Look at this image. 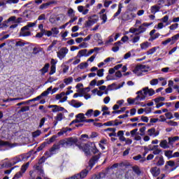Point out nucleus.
Instances as JSON below:
<instances>
[{
  "label": "nucleus",
  "mask_w": 179,
  "mask_h": 179,
  "mask_svg": "<svg viewBox=\"0 0 179 179\" xmlns=\"http://www.w3.org/2000/svg\"><path fill=\"white\" fill-rule=\"evenodd\" d=\"M136 94L137 96L134 99L128 98L127 103L129 105L135 104L136 106H140V107H146V103H144L143 100H145V96L143 95L142 92L138 91Z\"/></svg>",
  "instance_id": "obj_1"
},
{
  "label": "nucleus",
  "mask_w": 179,
  "mask_h": 179,
  "mask_svg": "<svg viewBox=\"0 0 179 179\" xmlns=\"http://www.w3.org/2000/svg\"><path fill=\"white\" fill-rule=\"evenodd\" d=\"M91 145H94V143H81L80 145H77V146L80 150L84 152L86 156H89L90 155Z\"/></svg>",
  "instance_id": "obj_2"
},
{
  "label": "nucleus",
  "mask_w": 179,
  "mask_h": 179,
  "mask_svg": "<svg viewBox=\"0 0 179 179\" xmlns=\"http://www.w3.org/2000/svg\"><path fill=\"white\" fill-rule=\"evenodd\" d=\"M76 142H78L77 139H75L73 138H66V140H62L60 142V145L63 148H69V146H72V145H75Z\"/></svg>",
  "instance_id": "obj_3"
},
{
  "label": "nucleus",
  "mask_w": 179,
  "mask_h": 179,
  "mask_svg": "<svg viewBox=\"0 0 179 179\" xmlns=\"http://www.w3.org/2000/svg\"><path fill=\"white\" fill-rule=\"evenodd\" d=\"M133 72L136 76H142L143 72H146V66L142 64L138 65L134 68Z\"/></svg>",
  "instance_id": "obj_4"
},
{
  "label": "nucleus",
  "mask_w": 179,
  "mask_h": 179,
  "mask_svg": "<svg viewBox=\"0 0 179 179\" xmlns=\"http://www.w3.org/2000/svg\"><path fill=\"white\" fill-rule=\"evenodd\" d=\"M138 92H141L143 96H144V99H146V97L148 96H153V94H155V90L150 88L149 89V87H145L144 88L142 89V90H140Z\"/></svg>",
  "instance_id": "obj_5"
},
{
  "label": "nucleus",
  "mask_w": 179,
  "mask_h": 179,
  "mask_svg": "<svg viewBox=\"0 0 179 179\" xmlns=\"http://www.w3.org/2000/svg\"><path fill=\"white\" fill-rule=\"evenodd\" d=\"M99 21V16L96 15H92L88 17V20L85 23L86 27H90V26H93L95 23H97Z\"/></svg>",
  "instance_id": "obj_6"
},
{
  "label": "nucleus",
  "mask_w": 179,
  "mask_h": 179,
  "mask_svg": "<svg viewBox=\"0 0 179 179\" xmlns=\"http://www.w3.org/2000/svg\"><path fill=\"white\" fill-rule=\"evenodd\" d=\"M69 52V50L67 48H62L58 52H57V58L62 61Z\"/></svg>",
  "instance_id": "obj_7"
},
{
  "label": "nucleus",
  "mask_w": 179,
  "mask_h": 179,
  "mask_svg": "<svg viewBox=\"0 0 179 179\" xmlns=\"http://www.w3.org/2000/svg\"><path fill=\"white\" fill-rule=\"evenodd\" d=\"M152 24H153V22H150V23L144 22L141 24L137 28L138 34H142V33H145V31H146V30L148 29V27L152 26Z\"/></svg>",
  "instance_id": "obj_8"
},
{
  "label": "nucleus",
  "mask_w": 179,
  "mask_h": 179,
  "mask_svg": "<svg viewBox=\"0 0 179 179\" xmlns=\"http://www.w3.org/2000/svg\"><path fill=\"white\" fill-rule=\"evenodd\" d=\"M76 120L71 122L70 125H72V124H78L79 122H85V121H86V117H85V114L83 113H78L76 115Z\"/></svg>",
  "instance_id": "obj_9"
},
{
  "label": "nucleus",
  "mask_w": 179,
  "mask_h": 179,
  "mask_svg": "<svg viewBox=\"0 0 179 179\" xmlns=\"http://www.w3.org/2000/svg\"><path fill=\"white\" fill-rule=\"evenodd\" d=\"M56 100H59V103H65L68 100V96L65 95V92H62L60 94L55 95Z\"/></svg>",
  "instance_id": "obj_10"
},
{
  "label": "nucleus",
  "mask_w": 179,
  "mask_h": 179,
  "mask_svg": "<svg viewBox=\"0 0 179 179\" xmlns=\"http://www.w3.org/2000/svg\"><path fill=\"white\" fill-rule=\"evenodd\" d=\"M57 139V136H52L49 141L43 143L40 147L38 148V152L43 150V148H45V145H51Z\"/></svg>",
  "instance_id": "obj_11"
},
{
  "label": "nucleus",
  "mask_w": 179,
  "mask_h": 179,
  "mask_svg": "<svg viewBox=\"0 0 179 179\" xmlns=\"http://www.w3.org/2000/svg\"><path fill=\"white\" fill-rule=\"evenodd\" d=\"M20 161L19 157H14L10 160L8 164H3V167H12V166H15V164H17V163H19Z\"/></svg>",
  "instance_id": "obj_12"
},
{
  "label": "nucleus",
  "mask_w": 179,
  "mask_h": 179,
  "mask_svg": "<svg viewBox=\"0 0 179 179\" xmlns=\"http://www.w3.org/2000/svg\"><path fill=\"white\" fill-rule=\"evenodd\" d=\"M148 135L150 136H152V138H156V136H159V134L160 132L159 131H156V129L155 128H151L149 129L148 131Z\"/></svg>",
  "instance_id": "obj_13"
},
{
  "label": "nucleus",
  "mask_w": 179,
  "mask_h": 179,
  "mask_svg": "<svg viewBox=\"0 0 179 179\" xmlns=\"http://www.w3.org/2000/svg\"><path fill=\"white\" fill-rule=\"evenodd\" d=\"M115 128H108L105 129V132H106L108 136H117V133H115Z\"/></svg>",
  "instance_id": "obj_14"
},
{
  "label": "nucleus",
  "mask_w": 179,
  "mask_h": 179,
  "mask_svg": "<svg viewBox=\"0 0 179 179\" xmlns=\"http://www.w3.org/2000/svg\"><path fill=\"white\" fill-rule=\"evenodd\" d=\"M100 159V154H98L97 155H95L90 160V166L93 167L96 163H97V161Z\"/></svg>",
  "instance_id": "obj_15"
},
{
  "label": "nucleus",
  "mask_w": 179,
  "mask_h": 179,
  "mask_svg": "<svg viewBox=\"0 0 179 179\" xmlns=\"http://www.w3.org/2000/svg\"><path fill=\"white\" fill-rule=\"evenodd\" d=\"M148 150L152 151L153 155H160L162 149L159 148V145H152V148Z\"/></svg>",
  "instance_id": "obj_16"
},
{
  "label": "nucleus",
  "mask_w": 179,
  "mask_h": 179,
  "mask_svg": "<svg viewBox=\"0 0 179 179\" xmlns=\"http://www.w3.org/2000/svg\"><path fill=\"white\" fill-rule=\"evenodd\" d=\"M70 104L71 106H72V107H74L75 108H79V107H82V106H83V103L79 102L75 99L71 100Z\"/></svg>",
  "instance_id": "obj_17"
},
{
  "label": "nucleus",
  "mask_w": 179,
  "mask_h": 179,
  "mask_svg": "<svg viewBox=\"0 0 179 179\" xmlns=\"http://www.w3.org/2000/svg\"><path fill=\"white\" fill-rule=\"evenodd\" d=\"M150 173L153 177H157L160 174V169L155 166L150 169Z\"/></svg>",
  "instance_id": "obj_18"
},
{
  "label": "nucleus",
  "mask_w": 179,
  "mask_h": 179,
  "mask_svg": "<svg viewBox=\"0 0 179 179\" xmlns=\"http://www.w3.org/2000/svg\"><path fill=\"white\" fill-rule=\"evenodd\" d=\"M83 57H87V49H83L78 51L77 54L78 58H83Z\"/></svg>",
  "instance_id": "obj_19"
},
{
  "label": "nucleus",
  "mask_w": 179,
  "mask_h": 179,
  "mask_svg": "<svg viewBox=\"0 0 179 179\" xmlns=\"http://www.w3.org/2000/svg\"><path fill=\"white\" fill-rule=\"evenodd\" d=\"M88 173L89 171H87V170L85 169L82 171L80 173L76 174V176H77V178H78L79 179H83L87 176Z\"/></svg>",
  "instance_id": "obj_20"
},
{
  "label": "nucleus",
  "mask_w": 179,
  "mask_h": 179,
  "mask_svg": "<svg viewBox=\"0 0 179 179\" xmlns=\"http://www.w3.org/2000/svg\"><path fill=\"white\" fill-rule=\"evenodd\" d=\"M78 10L80 13H83V15H87L89 13V9L85 8L83 6H78Z\"/></svg>",
  "instance_id": "obj_21"
},
{
  "label": "nucleus",
  "mask_w": 179,
  "mask_h": 179,
  "mask_svg": "<svg viewBox=\"0 0 179 179\" xmlns=\"http://www.w3.org/2000/svg\"><path fill=\"white\" fill-rule=\"evenodd\" d=\"M0 148H13V145L8 141H0Z\"/></svg>",
  "instance_id": "obj_22"
},
{
  "label": "nucleus",
  "mask_w": 179,
  "mask_h": 179,
  "mask_svg": "<svg viewBox=\"0 0 179 179\" xmlns=\"http://www.w3.org/2000/svg\"><path fill=\"white\" fill-rule=\"evenodd\" d=\"M159 11H160V7H159V6L157 5H154L150 7V12L151 13H152V15H156V13H157V12H159Z\"/></svg>",
  "instance_id": "obj_23"
},
{
  "label": "nucleus",
  "mask_w": 179,
  "mask_h": 179,
  "mask_svg": "<svg viewBox=\"0 0 179 179\" xmlns=\"http://www.w3.org/2000/svg\"><path fill=\"white\" fill-rule=\"evenodd\" d=\"M124 131L120 130L117 132V135L119 138V140L121 141V142H125L126 138L125 136H124Z\"/></svg>",
  "instance_id": "obj_24"
},
{
  "label": "nucleus",
  "mask_w": 179,
  "mask_h": 179,
  "mask_svg": "<svg viewBox=\"0 0 179 179\" xmlns=\"http://www.w3.org/2000/svg\"><path fill=\"white\" fill-rule=\"evenodd\" d=\"M51 108H52V113H58V111H64V108L57 106V105H53L50 106Z\"/></svg>",
  "instance_id": "obj_25"
},
{
  "label": "nucleus",
  "mask_w": 179,
  "mask_h": 179,
  "mask_svg": "<svg viewBox=\"0 0 179 179\" xmlns=\"http://www.w3.org/2000/svg\"><path fill=\"white\" fill-rule=\"evenodd\" d=\"M94 40L95 41L98 42V44H99V45H101V44H103V41L101 40V35L100 34H96L94 35Z\"/></svg>",
  "instance_id": "obj_26"
},
{
  "label": "nucleus",
  "mask_w": 179,
  "mask_h": 179,
  "mask_svg": "<svg viewBox=\"0 0 179 179\" xmlns=\"http://www.w3.org/2000/svg\"><path fill=\"white\" fill-rule=\"evenodd\" d=\"M160 148H162V149H169L170 148V145H169V142H167V140H162L159 143Z\"/></svg>",
  "instance_id": "obj_27"
},
{
  "label": "nucleus",
  "mask_w": 179,
  "mask_h": 179,
  "mask_svg": "<svg viewBox=\"0 0 179 179\" xmlns=\"http://www.w3.org/2000/svg\"><path fill=\"white\" fill-rule=\"evenodd\" d=\"M151 45H152V43L148 41L143 42L141 44H140V47L141 50H148V48H149V47H150Z\"/></svg>",
  "instance_id": "obj_28"
},
{
  "label": "nucleus",
  "mask_w": 179,
  "mask_h": 179,
  "mask_svg": "<svg viewBox=\"0 0 179 179\" xmlns=\"http://www.w3.org/2000/svg\"><path fill=\"white\" fill-rule=\"evenodd\" d=\"M50 68V64H45V66L40 70L41 75H45L47 72H48V69Z\"/></svg>",
  "instance_id": "obj_29"
},
{
  "label": "nucleus",
  "mask_w": 179,
  "mask_h": 179,
  "mask_svg": "<svg viewBox=\"0 0 179 179\" xmlns=\"http://www.w3.org/2000/svg\"><path fill=\"white\" fill-rule=\"evenodd\" d=\"M99 145V148H101L102 150H104V149H106V145H107V140L106 139L101 140Z\"/></svg>",
  "instance_id": "obj_30"
},
{
  "label": "nucleus",
  "mask_w": 179,
  "mask_h": 179,
  "mask_svg": "<svg viewBox=\"0 0 179 179\" xmlns=\"http://www.w3.org/2000/svg\"><path fill=\"white\" fill-rule=\"evenodd\" d=\"M122 3H119L118 5V10L114 14L113 17H117V16H119L121 14V12H122Z\"/></svg>",
  "instance_id": "obj_31"
},
{
  "label": "nucleus",
  "mask_w": 179,
  "mask_h": 179,
  "mask_svg": "<svg viewBox=\"0 0 179 179\" xmlns=\"http://www.w3.org/2000/svg\"><path fill=\"white\" fill-rule=\"evenodd\" d=\"M169 145H173L174 142H177V141H179V136H174V137H169L168 138Z\"/></svg>",
  "instance_id": "obj_32"
},
{
  "label": "nucleus",
  "mask_w": 179,
  "mask_h": 179,
  "mask_svg": "<svg viewBox=\"0 0 179 179\" xmlns=\"http://www.w3.org/2000/svg\"><path fill=\"white\" fill-rule=\"evenodd\" d=\"M72 82H73V78L72 77H69L64 79V83H65L66 86H68V85H71Z\"/></svg>",
  "instance_id": "obj_33"
},
{
  "label": "nucleus",
  "mask_w": 179,
  "mask_h": 179,
  "mask_svg": "<svg viewBox=\"0 0 179 179\" xmlns=\"http://www.w3.org/2000/svg\"><path fill=\"white\" fill-rule=\"evenodd\" d=\"M166 101V98H164V96H159L153 99V101H155L156 104L159 103H162V101Z\"/></svg>",
  "instance_id": "obj_34"
},
{
  "label": "nucleus",
  "mask_w": 179,
  "mask_h": 179,
  "mask_svg": "<svg viewBox=\"0 0 179 179\" xmlns=\"http://www.w3.org/2000/svg\"><path fill=\"white\" fill-rule=\"evenodd\" d=\"M88 66L89 64H87V62H82L78 66V68H79V69H86Z\"/></svg>",
  "instance_id": "obj_35"
},
{
  "label": "nucleus",
  "mask_w": 179,
  "mask_h": 179,
  "mask_svg": "<svg viewBox=\"0 0 179 179\" xmlns=\"http://www.w3.org/2000/svg\"><path fill=\"white\" fill-rule=\"evenodd\" d=\"M139 40H141V36H135L134 37H133V38H131L130 40V41L133 43V44H136V43H139Z\"/></svg>",
  "instance_id": "obj_36"
},
{
  "label": "nucleus",
  "mask_w": 179,
  "mask_h": 179,
  "mask_svg": "<svg viewBox=\"0 0 179 179\" xmlns=\"http://www.w3.org/2000/svg\"><path fill=\"white\" fill-rule=\"evenodd\" d=\"M164 155H165L166 157H168V159H172L173 151L172 150H166V151H164Z\"/></svg>",
  "instance_id": "obj_37"
},
{
  "label": "nucleus",
  "mask_w": 179,
  "mask_h": 179,
  "mask_svg": "<svg viewBox=\"0 0 179 179\" xmlns=\"http://www.w3.org/2000/svg\"><path fill=\"white\" fill-rule=\"evenodd\" d=\"M20 36L22 37H27L29 36H31V32L29 31H20Z\"/></svg>",
  "instance_id": "obj_38"
},
{
  "label": "nucleus",
  "mask_w": 179,
  "mask_h": 179,
  "mask_svg": "<svg viewBox=\"0 0 179 179\" xmlns=\"http://www.w3.org/2000/svg\"><path fill=\"white\" fill-rule=\"evenodd\" d=\"M161 22L162 23H166V26H169L170 24V22H169V15H165L164 17L161 19Z\"/></svg>",
  "instance_id": "obj_39"
},
{
  "label": "nucleus",
  "mask_w": 179,
  "mask_h": 179,
  "mask_svg": "<svg viewBox=\"0 0 179 179\" xmlns=\"http://www.w3.org/2000/svg\"><path fill=\"white\" fill-rule=\"evenodd\" d=\"M114 42V34L108 37V40L105 42L106 45H110V43Z\"/></svg>",
  "instance_id": "obj_40"
},
{
  "label": "nucleus",
  "mask_w": 179,
  "mask_h": 179,
  "mask_svg": "<svg viewBox=\"0 0 179 179\" xmlns=\"http://www.w3.org/2000/svg\"><path fill=\"white\" fill-rule=\"evenodd\" d=\"M29 166H30V162H27L26 164L22 166L21 171L22 173H26V170L29 169Z\"/></svg>",
  "instance_id": "obj_41"
},
{
  "label": "nucleus",
  "mask_w": 179,
  "mask_h": 179,
  "mask_svg": "<svg viewBox=\"0 0 179 179\" xmlns=\"http://www.w3.org/2000/svg\"><path fill=\"white\" fill-rule=\"evenodd\" d=\"M129 15V17H123V20H131V19H134V17H136V14L134 13H131Z\"/></svg>",
  "instance_id": "obj_42"
},
{
  "label": "nucleus",
  "mask_w": 179,
  "mask_h": 179,
  "mask_svg": "<svg viewBox=\"0 0 179 179\" xmlns=\"http://www.w3.org/2000/svg\"><path fill=\"white\" fill-rule=\"evenodd\" d=\"M6 160L8 159H6L1 161V164H0V170L1 169H5V167H9V166H3V164H9V163H10V161H6Z\"/></svg>",
  "instance_id": "obj_43"
},
{
  "label": "nucleus",
  "mask_w": 179,
  "mask_h": 179,
  "mask_svg": "<svg viewBox=\"0 0 179 179\" xmlns=\"http://www.w3.org/2000/svg\"><path fill=\"white\" fill-rule=\"evenodd\" d=\"M164 27H166V25L163 22H159L157 25L155 26V29H157V30H162Z\"/></svg>",
  "instance_id": "obj_44"
},
{
  "label": "nucleus",
  "mask_w": 179,
  "mask_h": 179,
  "mask_svg": "<svg viewBox=\"0 0 179 179\" xmlns=\"http://www.w3.org/2000/svg\"><path fill=\"white\" fill-rule=\"evenodd\" d=\"M100 19L102 20L101 24H104L107 22V14H102L100 15Z\"/></svg>",
  "instance_id": "obj_45"
},
{
  "label": "nucleus",
  "mask_w": 179,
  "mask_h": 179,
  "mask_svg": "<svg viewBox=\"0 0 179 179\" xmlns=\"http://www.w3.org/2000/svg\"><path fill=\"white\" fill-rule=\"evenodd\" d=\"M157 50V47H154L150 49L148 51H147V55H152V54H155V52H156Z\"/></svg>",
  "instance_id": "obj_46"
},
{
  "label": "nucleus",
  "mask_w": 179,
  "mask_h": 179,
  "mask_svg": "<svg viewBox=\"0 0 179 179\" xmlns=\"http://www.w3.org/2000/svg\"><path fill=\"white\" fill-rule=\"evenodd\" d=\"M151 86H156L159 85V78H154L150 81Z\"/></svg>",
  "instance_id": "obj_47"
},
{
  "label": "nucleus",
  "mask_w": 179,
  "mask_h": 179,
  "mask_svg": "<svg viewBox=\"0 0 179 179\" xmlns=\"http://www.w3.org/2000/svg\"><path fill=\"white\" fill-rule=\"evenodd\" d=\"M96 75H97V76H99V78H103V76H104V70H103V69H101L97 70Z\"/></svg>",
  "instance_id": "obj_48"
},
{
  "label": "nucleus",
  "mask_w": 179,
  "mask_h": 179,
  "mask_svg": "<svg viewBox=\"0 0 179 179\" xmlns=\"http://www.w3.org/2000/svg\"><path fill=\"white\" fill-rule=\"evenodd\" d=\"M67 15L69 17H73V16H75V10H73L72 8H70L67 12Z\"/></svg>",
  "instance_id": "obj_49"
},
{
  "label": "nucleus",
  "mask_w": 179,
  "mask_h": 179,
  "mask_svg": "<svg viewBox=\"0 0 179 179\" xmlns=\"http://www.w3.org/2000/svg\"><path fill=\"white\" fill-rule=\"evenodd\" d=\"M165 117H166V120H173V118H174V116L171 112L165 113Z\"/></svg>",
  "instance_id": "obj_50"
},
{
  "label": "nucleus",
  "mask_w": 179,
  "mask_h": 179,
  "mask_svg": "<svg viewBox=\"0 0 179 179\" xmlns=\"http://www.w3.org/2000/svg\"><path fill=\"white\" fill-rule=\"evenodd\" d=\"M56 121H62V120H64V114L62 113H59L57 115L56 117H55Z\"/></svg>",
  "instance_id": "obj_51"
},
{
  "label": "nucleus",
  "mask_w": 179,
  "mask_h": 179,
  "mask_svg": "<svg viewBox=\"0 0 179 179\" xmlns=\"http://www.w3.org/2000/svg\"><path fill=\"white\" fill-rule=\"evenodd\" d=\"M179 38V34L174 35L173 36H172L171 38V40L172 41L171 44H174V43H176V41H177V40H178Z\"/></svg>",
  "instance_id": "obj_52"
},
{
  "label": "nucleus",
  "mask_w": 179,
  "mask_h": 179,
  "mask_svg": "<svg viewBox=\"0 0 179 179\" xmlns=\"http://www.w3.org/2000/svg\"><path fill=\"white\" fill-rule=\"evenodd\" d=\"M51 31L52 34H54L55 36H57V34H59V30L57 27L52 28Z\"/></svg>",
  "instance_id": "obj_53"
},
{
  "label": "nucleus",
  "mask_w": 179,
  "mask_h": 179,
  "mask_svg": "<svg viewBox=\"0 0 179 179\" xmlns=\"http://www.w3.org/2000/svg\"><path fill=\"white\" fill-rule=\"evenodd\" d=\"M168 125L170 127H177L178 125V123L177 122H174L173 120H169L167 122Z\"/></svg>",
  "instance_id": "obj_54"
},
{
  "label": "nucleus",
  "mask_w": 179,
  "mask_h": 179,
  "mask_svg": "<svg viewBox=\"0 0 179 179\" xmlns=\"http://www.w3.org/2000/svg\"><path fill=\"white\" fill-rule=\"evenodd\" d=\"M159 81L162 82V86H166L167 85V80L163 77L159 78Z\"/></svg>",
  "instance_id": "obj_55"
},
{
  "label": "nucleus",
  "mask_w": 179,
  "mask_h": 179,
  "mask_svg": "<svg viewBox=\"0 0 179 179\" xmlns=\"http://www.w3.org/2000/svg\"><path fill=\"white\" fill-rule=\"evenodd\" d=\"M78 64H80V58L78 57V56H76L74 57L73 65H78Z\"/></svg>",
  "instance_id": "obj_56"
},
{
  "label": "nucleus",
  "mask_w": 179,
  "mask_h": 179,
  "mask_svg": "<svg viewBox=\"0 0 179 179\" xmlns=\"http://www.w3.org/2000/svg\"><path fill=\"white\" fill-rule=\"evenodd\" d=\"M57 69V66L52 65L50 67V72L49 73V75H54Z\"/></svg>",
  "instance_id": "obj_57"
},
{
  "label": "nucleus",
  "mask_w": 179,
  "mask_h": 179,
  "mask_svg": "<svg viewBox=\"0 0 179 179\" xmlns=\"http://www.w3.org/2000/svg\"><path fill=\"white\" fill-rule=\"evenodd\" d=\"M164 164V159L163 157H159L158 162H157V166H163Z\"/></svg>",
  "instance_id": "obj_58"
},
{
  "label": "nucleus",
  "mask_w": 179,
  "mask_h": 179,
  "mask_svg": "<svg viewBox=\"0 0 179 179\" xmlns=\"http://www.w3.org/2000/svg\"><path fill=\"white\" fill-rule=\"evenodd\" d=\"M21 177H23V173L18 172L15 175V176L13 178V179H19V178H21Z\"/></svg>",
  "instance_id": "obj_59"
},
{
  "label": "nucleus",
  "mask_w": 179,
  "mask_h": 179,
  "mask_svg": "<svg viewBox=\"0 0 179 179\" xmlns=\"http://www.w3.org/2000/svg\"><path fill=\"white\" fill-rule=\"evenodd\" d=\"M170 30H176V29H178V24L175 23L169 26V27Z\"/></svg>",
  "instance_id": "obj_60"
},
{
  "label": "nucleus",
  "mask_w": 179,
  "mask_h": 179,
  "mask_svg": "<svg viewBox=\"0 0 179 179\" xmlns=\"http://www.w3.org/2000/svg\"><path fill=\"white\" fill-rule=\"evenodd\" d=\"M104 127H113L114 125V121H109L103 124Z\"/></svg>",
  "instance_id": "obj_61"
},
{
  "label": "nucleus",
  "mask_w": 179,
  "mask_h": 179,
  "mask_svg": "<svg viewBox=\"0 0 179 179\" xmlns=\"http://www.w3.org/2000/svg\"><path fill=\"white\" fill-rule=\"evenodd\" d=\"M93 114V109H90L88 110L86 113L85 115L87 117H88L89 118H90V117H92V115Z\"/></svg>",
  "instance_id": "obj_62"
},
{
  "label": "nucleus",
  "mask_w": 179,
  "mask_h": 179,
  "mask_svg": "<svg viewBox=\"0 0 179 179\" xmlns=\"http://www.w3.org/2000/svg\"><path fill=\"white\" fill-rule=\"evenodd\" d=\"M133 171H134V173H136V174H141V170L139 169V167L138 166H134L133 167Z\"/></svg>",
  "instance_id": "obj_63"
},
{
  "label": "nucleus",
  "mask_w": 179,
  "mask_h": 179,
  "mask_svg": "<svg viewBox=\"0 0 179 179\" xmlns=\"http://www.w3.org/2000/svg\"><path fill=\"white\" fill-rule=\"evenodd\" d=\"M77 93H79V94H81V96H83V94H85V88L77 89Z\"/></svg>",
  "instance_id": "obj_64"
}]
</instances>
